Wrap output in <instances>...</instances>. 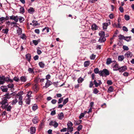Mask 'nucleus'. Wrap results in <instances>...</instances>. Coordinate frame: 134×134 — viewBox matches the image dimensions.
I'll return each mask as SVG.
<instances>
[{"mask_svg":"<svg viewBox=\"0 0 134 134\" xmlns=\"http://www.w3.org/2000/svg\"><path fill=\"white\" fill-rule=\"evenodd\" d=\"M109 71L106 69H103L102 71H100L99 75L100 76L106 77L109 75Z\"/></svg>","mask_w":134,"mask_h":134,"instance_id":"obj_1","label":"nucleus"},{"mask_svg":"<svg viewBox=\"0 0 134 134\" xmlns=\"http://www.w3.org/2000/svg\"><path fill=\"white\" fill-rule=\"evenodd\" d=\"M0 104L2 105L1 107L3 109H5L8 105L7 102V100L2 99V101L0 102Z\"/></svg>","mask_w":134,"mask_h":134,"instance_id":"obj_2","label":"nucleus"},{"mask_svg":"<svg viewBox=\"0 0 134 134\" xmlns=\"http://www.w3.org/2000/svg\"><path fill=\"white\" fill-rule=\"evenodd\" d=\"M7 78L4 76H0V85H3L5 81H8Z\"/></svg>","mask_w":134,"mask_h":134,"instance_id":"obj_3","label":"nucleus"},{"mask_svg":"<svg viewBox=\"0 0 134 134\" xmlns=\"http://www.w3.org/2000/svg\"><path fill=\"white\" fill-rule=\"evenodd\" d=\"M49 125L50 126H53L55 128H56L58 126V124L55 121H51L49 122Z\"/></svg>","mask_w":134,"mask_h":134,"instance_id":"obj_4","label":"nucleus"},{"mask_svg":"<svg viewBox=\"0 0 134 134\" xmlns=\"http://www.w3.org/2000/svg\"><path fill=\"white\" fill-rule=\"evenodd\" d=\"M52 82L50 80H47L45 83V86L43 87V88H46L52 84Z\"/></svg>","mask_w":134,"mask_h":134,"instance_id":"obj_5","label":"nucleus"},{"mask_svg":"<svg viewBox=\"0 0 134 134\" xmlns=\"http://www.w3.org/2000/svg\"><path fill=\"white\" fill-rule=\"evenodd\" d=\"M18 16L17 15L15 16L12 15L10 16V19L11 20H14L16 22H17L18 21Z\"/></svg>","mask_w":134,"mask_h":134,"instance_id":"obj_6","label":"nucleus"},{"mask_svg":"<svg viewBox=\"0 0 134 134\" xmlns=\"http://www.w3.org/2000/svg\"><path fill=\"white\" fill-rule=\"evenodd\" d=\"M107 22H108V23H103V29H106L107 28L108 26L110 24V20H108Z\"/></svg>","mask_w":134,"mask_h":134,"instance_id":"obj_7","label":"nucleus"},{"mask_svg":"<svg viewBox=\"0 0 134 134\" xmlns=\"http://www.w3.org/2000/svg\"><path fill=\"white\" fill-rule=\"evenodd\" d=\"M127 69V68L126 66H123L119 68V71L120 72H122Z\"/></svg>","mask_w":134,"mask_h":134,"instance_id":"obj_8","label":"nucleus"},{"mask_svg":"<svg viewBox=\"0 0 134 134\" xmlns=\"http://www.w3.org/2000/svg\"><path fill=\"white\" fill-rule=\"evenodd\" d=\"M132 56V53L130 52H126L125 54V57L127 58H131Z\"/></svg>","mask_w":134,"mask_h":134,"instance_id":"obj_9","label":"nucleus"},{"mask_svg":"<svg viewBox=\"0 0 134 134\" xmlns=\"http://www.w3.org/2000/svg\"><path fill=\"white\" fill-rule=\"evenodd\" d=\"M1 89L3 92H7L8 90V88L6 86H3L1 87Z\"/></svg>","mask_w":134,"mask_h":134,"instance_id":"obj_10","label":"nucleus"},{"mask_svg":"<svg viewBox=\"0 0 134 134\" xmlns=\"http://www.w3.org/2000/svg\"><path fill=\"white\" fill-rule=\"evenodd\" d=\"M98 29V27L95 24H94L91 25V29L93 30H96Z\"/></svg>","mask_w":134,"mask_h":134,"instance_id":"obj_11","label":"nucleus"},{"mask_svg":"<svg viewBox=\"0 0 134 134\" xmlns=\"http://www.w3.org/2000/svg\"><path fill=\"white\" fill-rule=\"evenodd\" d=\"M30 132L31 134L35 133L36 131V129L35 127H31L30 128Z\"/></svg>","mask_w":134,"mask_h":134,"instance_id":"obj_12","label":"nucleus"},{"mask_svg":"<svg viewBox=\"0 0 134 134\" xmlns=\"http://www.w3.org/2000/svg\"><path fill=\"white\" fill-rule=\"evenodd\" d=\"M39 88L38 86L36 85H35L33 87V89L34 91L37 92L39 90Z\"/></svg>","mask_w":134,"mask_h":134,"instance_id":"obj_13","label":"nucleus"},{"mask_svg":"<svg viewBox=\"0 0 134 134\" xmlns=\"http://www.w3.org/2000/svg\"><path fill=\"white\" fill-rule=\"evenodd\" d=\"M25 57L26 59L29 62H30L31 57V54L29 53L27 54L26 55Z\"/></svg>","mask_w":134,"mask_h":134,"instance_id":"obj_14","label":"nucleus"},{"mask_svg":"<svg viewBox=\"0 0 134 134\" xmlns=\"http://www.w3.org/2000/svg\"><path fill=\"white\" fill-rule=\"evenodd\" d=\"M35 11V10L32 7H30L28 10V12L31 14H32Z\"/></svg>","mask_w":134,"mask_h":134,"instance_id":"obj_15","label":"nucleus"},{"mask_svg":"<svg viewBox=\"0 0 134 134\" xmlns=\"http://www.w3.org/2000/svg\"><path fill=\"white\" fill-rule=\"evenodd\" d=\"M106 39L104 37H100L98 40V42L100 43L103 42H104Z\"/></svg>","mask_w":134,"mask_h":134,"instance_id":"obj_16","label":"nucleus"},{"mask_svg":"<svg viewBox=\"0 0 134 134\" xmlns=\"http://www.w3.org/2000/svg\"><path fill=\"white\" fill-rule=\"evenodd\" d=\"M27 78L25 76H22L20 78V80L21 81V82H25L26 81Z\"/></svg>","mask_w":134,"mask_h":134,"instance_id":"obj_17","label":"nucleus"},{"mask_svg":"<svg viewBox=\"0 0 134 134\" xmlns=\"http://www.w3.org/2000/svg\"><path fill=\"white\" fill-rule=\"evenodd\" d=\"M64 117V115L62 113H61L59 114L58 115V118L60 119H62Z\"/></svg>","mask_w":134,"mask_h":134,"instance_id":"obj_18","label":"nucleus"},{"mask_svg":"<svg viewBox=\"0 0 134 134\" xmlns=\"http://www.w3.org/2000/svg\"><path fill=\"white\" fill-rule=\"evenodd\" d=\"M90 64V61H86L84 63V66L85 67H86L88 66Z\"/></svg>","mask_w":134,"mask_h":134,"instance_id":"obj_19","label":"nucleus"},{"mask_svg":"<svg viewBox=\"0 0 134 134\" xmlns=\"http://www.w3.org/2000/svg\"><path fill=\"white\" fill-rule=\"evenodd\" d=\"M99 35L100 37H104L105 32L103 31H100L99 33Z\"/></svg>","mask_w":134,"mask_h":134,"instance_id":"obj_20","label":"nucleus"},{"mask_svg":"<svg viewBox=\"0 0 134 134\" xmlns=\"http://www.w3.org/2000/svg\"><path fill=\"white\" fill-rule=\"evenodd\" d=\"M113 70L114 71H117L119 70V67L118 65L116 64L114 65L113 67Z\"/></svg>","mask_w":134,"mask_h":134,"instance_id":"obj_21","label":"nucleus"},{"mask_svg":"<svg viewBox=\"0 0 134 134\" xmlns=\"http://www.w3.org/2000/svg\"><path fill=\"white\" fill-rule=\"evenodd\" d=\"M40 39H38L37 40H33L32 41L33 43L35 46L37 45L38 43L40 42Z\"/></svg>","mask_w":134,"mask_h":134,"instance_id":"obj_22","label":"nucleus"},{"mask_svg":"<svg viewBox=\"0 0 134 134\" xmlns=\"http://www.w3.org/2000/svg\"><path fill=\"white\" fill-rule=\"evenodd\" d=\"M125 58L123 55H120L118 57V60L119 61H122Z\"/></svg>","mask_w":134,"mask_h":134,"instance_id":"obj_23","label":"nucleus"},{"mask_svg":"<svg viewBox=\"0 0 134 134\" xmlns=\"http://www.w3.org/2000/svg\"><path fill=\"white\" fill-rule=\"evenodd\" d=\"M28 71L30 74H33L34 73V69L29 68L28 69Z\"/></svg>","mask_w":134,"mask_h":134,"instance_id":"obj_24","label":"nucleus"},{"mask_svg":"<svg viewBox=\"0 0 134 134\" xmlns=\"http://www.w3.org/2000/svg\"><path fill=\"white\" fill-rule=\"evenodd\" d=\"M124 40L127 42H129L131 40V37L130 36H127L125 37Z\"/></svg>","mask_w":134,"mask_h":134,"instance_id":"obj_25","label":"nucleus"},{"mask_svg":"<svg viewBox=\"0 0 134 134\" xmlns=\"http://www.w3.org/2000/svg\"><path fill=\"white\" fill-rule=\"evenodd\" d=\"M18 102V100L16 99H15L12 101L10 102V104L12 105H15L16 103Z\"/></svg>","mask_w":134,"mask_h":134,"instance_id":"obj_26","label":"nucleus"},{"mask_svg":"<svg viewBox=\"0 0 134 134\" xmlns=\"http://www.w3.org/2000/svg\"><path fill=\"white\" fill-rule=\"evenodd\" d=\"M112 62L111 59V58H108L107 59L106 63L107 65H109Z\"/></svg>","mask_w":134,"mask_h":134,"instance_id":"obj_27","label":"nucleus"},{"mask_svg":"<svg viewBox=\"0 0 134 134\" xmlns=\"http://www.w3.org/2000/svg\"><path fill=\"white\" fill-rule=\"evenodd\" d=\"M38 108L37 105L36 104H34L32 106V109L33 110L35 111Z\"/></svg>","mask_w":134,"mask_h":134,"instance_id":"obj_28","label":"nucleus"},{"mask_svg":"<svg viewBox=\"0 0 134 134\" xmlns=\"http://www.w3.org/2000/svg\"><path fill=\"white\" fill-rule=\"evenodd\" d=\"M32 121L33 123L35 124H36L38 123V121L37 120V118L36 117H34L32 120Z\"/></svg>","mask_w":134,"mask_h":134,"instance_id":"obj_29","label":"nucleus"},{"mask_svg":"<svg viewBox=\"0 0 134 134\" xmlns=\"http://www.w3.org/2000/svg\"><path fill=\"white\" fill-rule=\"evenodd\" d=\"M30 101L31 99L30 98H28L27 97V98H26V100L25 101V102L26 104H30Z\"/></svg>","mask_w":134,"mask_h":134,"instance_id":"obj_30","label":"nucleus"},{"mask_svg":"<svg viewBox=\"0 0 134 134\" xmlns=\"http://www.w3.org/2000/svg\"><path fill=\"white\" fill-rule=\"evenodd\" d=\"M38 64L40 66L41 68H43L45 66L44 63L42 62H40L38 63Z\"/></svg>","mask_w":134,"mask_h":134,"instance_id":"obj_31","label":"nucleus"},{"mask_svg":"<svg viewBox=\"0 0 134 134\" xmlns=\"http://www.w3.org/2000/svg\"><path fill=\"white\" fill-rule=\"evenodd\" d=\"M84 80V79L81 77H80L77 80L78 82L79 83H82Z\"/></svg>","mask_w":134,"mask_h":134,"instance_id":"obj_32","label":"nucleus"},{"mask_svg":"<svg viewBox=\"0 0 134 134\" xmlns=\"http://www.w3.org/2000/svg\"><path fill=\"white\" fill-rule=\"evenodd\" d=\"M114 89L112 86H110L109 87L108 90V92L109 93H110L113 92V91Z\"/></svg>","mask_w":134,"mask_h":134,"instance_id":"obj_33","label":"nucleus"},{"mask_svg":"<svg viewBox=\"0 0 134 134\" xmlns=\"http://www.w3.org/2000/svg\"><path fill=\"white\" fill-rule=\"evenodd\" d=\"M10 98V96L9 94H7L2 99H6L7 100V99H9Z\"/></svg>","mask_w":134,"mask_h":134,"instance_id":"obj_34","label":"nucleus"},{"mask_svg":"<svg viewBox=\"0 0 134 134\" xmlns=\"http://www.w3.org/2000/svg\"><path fill=\"white\" fill-rule=\"evenodd\" d=\"M124 18L127 21L129 20L130 19V16L127 14H126L124 15Z\"/></svg>","mask_w":134,"mask_h":134,"instance_id":"obj_35","label":"nucleus"},{"mask_svg":"<svg viewBox=\"0 0 134 134\" xmlns=\"http://www.w3.org/2000/svg\"><path fill=\"white\" fill-rule=\"evenodd\" d=\"M18 19H19V21L21 23L23 22L25 20L24 18L22 16H19V18Z\"/></svg>","mask_w":134,"mask_h":134,"instance_id":"obj_36","label":"nucleus"},{"mask_svg":"<svg viewBox=\"0 0 134 134\" xmlns=\"http://www.w3.org/2000/svg\"><path fill=\"white\" fill-rule=\"evenodd\" d=\"M94 71L95 73L96 74L98 73L99 74L100 71H99V69L98 68H97L94 69Z\"/></svg>","mask_w":134,"mask_h":134,"instance_id":"obj_37","label":"nucleus"},{"mask_svg":"<svg viewBox=\"0 0 134 134\" xmlns=\"http://www.w3.org/2000/svg\"><path fill=\"white\" fill-rule=\"evenodd\" d=\"M68 127H72V126L73 125L72 123L70 121H69L67 124Z\"/></svg>","mask_w":134,"mask_h":134,"instance_id":"obj_38","label":"nucleus"},{"mask_svg":"<svg viewBox=\"0 0 134 134\" xmlns=\"http://www.w3.org/2000/svg\"><path fill=\"white\" fill-rule=\"evenodd\" d=\"M32 93V92L31 91H29L27 93L26 95V96L28 98H30L31 97V94Z\"/></svg>","mask_w":134,"mask_h":134,"instance_id":"obj_39","label":"nucleus"},{"mask_svg":"<svg viewBox=\"0 0 134 134\" xmlns=\"http://www.w3.org/2000/svg\"><path fill=\"white\" fill-rule=\"evenodd\" d=\"M32 22L33 23L32 25L34 26H35L37 25V22L36 21L33 20Z\"/></svg>","mask_w":134,"mask_h":134,"instance_id":"obj_40","label":"nucleus"},{"mask_svg":"<svg viewBox=\"0 0 134 134\" xmlns=\"http://www.w3.org/2000/svg\"><path fill=\"white\" fill-rule=\"evenodd\" d=\"M122 48L124 51H128L129 50L128 47L127 46L125 45H123Z\"/></svg>","mask_w":134,"mask_h":134,"instance_id":"obj_41","label":"nucleus"},{"mask_svg":"<svg viewBox=\"0 0 134 134\" xmlns=\"http://www.w3.org/2000/svg\"><path fill=\"white\" fill-rule=\"evenodd\" d=\"M20 11L21 13H24L25 12V10L24 8L23 7H20Z\"/></svg>","mask_w":134,"mask_h":134,"instance_id":"obj_42","label":"nucleus"},{"mask_svg":"<svg viewBox=\"0 0 134 134\" xmlns=\"http://www.w3.org/2000/svg\"><path fill=\"white\" fill-rule=\"evenodd\" d=\"M17 32L19 35H20L21 34L22 32L21 28H19L17 30Z\"/></svg>","mask_w":134,"mask_h":134,"instance_id":"obj_43","label":"nucleus"},{"mask_svg":"<svg viewBox=\"0 0 134 134\" xmlns=\"http://www.w3.org/2000/svg\"><path fill=\"white\" fill-rule=\"evenodd\" d=\"M119 39L120 40H122V39H124L125 36L123 35H119Z\"/></svg>","mask_w":134,"mask_h":134,"instance_id":"obj_44","label":"nucleus"},{"mask_svg":"<svg viewBox=\"0 0 134 134\" xmlns=\"http://www.w3.org/2000/svg\"><path fill=\"white\" fill-rule=\"evenodd\" d=\"M7 111H11V110L12 109V107L10 105L8 106V107H7V108H5Z\"/></svg>","mask_w":134,"mask_h":134,"instance_id":"obj_45","label":"nucleus"},{"mask_svg":"<svg viewBox=\"0 0 134 134\" xmlns=\"http://www.w3.org/2000/svg\"><path fill=\"white\" fill-rule=\"evenodd\" d=\"M73 128L72 127H68V131L69 132H71L73 131Z\"/></svg>","mask_w":134,"mask_h":134,"instance_id":"obj_46","label":"nucleus"},{"mask_svg":"<svg viewBox=\"0 0 134 134\" xmlns=\"http://www.w3.org/2000/svg\"><path fill=\"white\" fill-rule=\"evenodd\" d=\"M99 92V91L98 90L97 88H95L94 89L93 93L94 94H97Z\"/></svg>","mask_w":134,"mask_h":134,"instance_id":"obj_47","label":"nucleus"},{"mask_svg":"<svg viewBox=\"0 0 134 134\" xmlns=\"http://www.w3.org/2000/svg\"><path fill=\"white\" fill-rule=\"evenodd\" d=\"M9 30L8 29H3L2 30V31L5 34H7L8 31Z\"/></svg>","mask_w":134,"mask_h":134,"instance_id":"obj_48","label":"nucleus"},{"mask_svg":"<svg viewBox=\"0 0 134 134\" xmlns=\"http://www.w3.org/2000/svg\"><path fill=\"white\" fill-rule=\"evenodd\" d=\"M46 30V31L45 32H49V29L48 27H45L44 29H43L42 31H45Z\"/></svg>","mask_w":134,"mask_h":134,"instance_id":"obj_49","label":"nucleus"},{"mask_svg":"<svg viewBox=\"0 0 134 134\" xmlns=\"http://www.w3.org/2000/svg\"><path fill=\"white\" fill-rule=\"evenodd\" d=\"M68 101V98H67L65 99L64 101L63 104V105H65Z\"/></svg>","mask_w":134,"mask_h":134,"instance_id":"obj_50","label":"nucleus"},{"mask_svg":"<svg viewBox=\"0 0 134 134\" xmlns=\"http://www.w3.org/2000/svg\"><path fill=\"white\" fill-rule=\"evenodd\" d=\"M26 36H25V35L24 34H22L21 35V38L23 40H25L26 38Z\"/></svg>","mask_w":134,"mask_h":134,"instance_id":"obj_51","label":"nucleus"},{"mask_svg":"<svg viewBox=\"0 0 134 134\" xmlns=\"http://www.w3.org/2000/svg\"><path fill=\"white\" fill-rule=\"evenodd\" d=\"M6 18L4 17H0V21L3 23L4 21L6 20Z\"/></svg>","mask_w":134,"mask_h":134,"instance_id":"obj_52","label":"nucleus"},{"mask_svg":"<svg viewBox=\"0 0 134 134\" xmlns=\"http://www.w3.org/2000/svg\"><path fill=\"white\" fill-rule=\"evenodd\" d=\"M8 87L9 88H12L14 87V85L12 83L9 84L8 85Z\"/></svg>","mask_w":134,"mask_h":134,"instance_id":"obj_53","label":"nucleus"},{"mask_svg":"<svg viewBox=\"0 0 134 134\" xmlns=\"http://www.w3.org/2000/svg\"><path fill=\"white\" fill-rule=\"evenodd\" d=\"M63 97L62 98H59L58 100V104H59L60 103H61L62 101H63Z\"/></svg>","mask_w":134,"mask_h":134,"instance_id":"obj_54","label":"nucleus"},{"mask_svg":"<svg viewBox=\"0 0 134 134\" xmlns=\"http://www.w3.org/2000/svg\"><path fill=\"white\" fill-rule=\"evenodd\" d=\"M45 79H40V82L41 83V86H43V83Z\"/></svg>","mask_w":134,"mask_h":134,"instance_id":"obj_55","label":"nucleus"},{"mask_svg":"<svg viewBox=\"0 0 134 134\" xmlns=\"http://www.w3.org/2000/svg\"><path fill=\"white\" fill-rule=\"evenodd\" d=\"M96 57V55H94L93 54H92L90 56V58L92 60H94Z\"/></svg>","mask_w":134,"mask_h":134,"instance_id":"obj_56","label":"nucleus"},{"mask_svg":"<svg viewBox=\"0 0 134 134\" xmlns=\"http://www.w3.org/2000/svg\"><path fill=\"white\" fill-rule=\"evenodd\" d=\"M82 126L81 125H80L77 127V130L78 131H80L82 129Z\"/></svg>","mask_w":134,"mask_h":134,"instance_id":"obj_57","label":"nucleus"},{"mask_svg":"<svg viewBox=\"0 0 134 134\" xmlns=\"http://www.w3.org/2000/svg\"><path fill=\"white\" fill-rule=\"evenodd\" d=\"M107 83L109 85H111L113 83V82L111 80H108L107 81Z\"/></svg>","mask_w":134,"mask_h":134,"instance_id":"obj_58","label":"nucleus"},{"mask_svg":"<svg viewBox=\"0 0 134 134\" xmlns=\"http://www.w3.org/2000/svg\"><path fill=\"white\" fill-rule=\"evenodd\" d=\"M94 85H95V86L96 87H97L99 86V85H98V83L97 82V81H96V80H94Z\"/></svg>","mask_w":134,"mask_h":134,"instance_id":"obj_59","label":"nucleus"},{"mask_svg":"<svg viewBox=\"0 0 134 134\" xmlns=\"http://www.w3.org/2000/svg\"><path fill=\"white\" fill-rule=\"evenodd\" d=\"M119 10L121 13H123L124 11V8L123 7L121 6L119 8Z\"/></svg>","mask_w":134,"mask_h":134,"instance_id":"obj_60","label":"nucleus"},{"mask_svg":"<svg viewBox=\"0 0 134 134\" xmlns=\"http://www.w3.org/2000/svg\"><path fill=\"white\" fill-rule=\"evenodd\" d=\"M123 30L124 31H125L126 32H127L128 31L127 28L125 26H123L122 27Z\"/></svg>","mask_w":134,"mask_h":134,"instance_id":"obj_61","label":"nucleus"},{"mask_svg":"<svg viewBox=\"0 0 134 134\" xmlns=\"http://www.w3.org/2000/svg\"><path fill=\"white\" fill-rule=\"evenodd\" d=\"M14 80L16 82H18L19 80V78L17 77H15L14 78Z\"/></svg>","mask_w":134,"mask_h":134,"instance_id":"obj_62","label":"nucleus"},{"mask_svg":"<svg viewBox=\"0 0 134 134\" xmlns=\"http://www.w3.org/2000/svg\"><path fill=\"white\" fill-rule=\"evenodd\" d=\"M84 114H83V113H81L79 116V118L80 119H81L82 117H83L84 116Z\"/></svg>","mask_w":134,"mask_h":134,"instance_id":"obj_63","label":"nucleus"},{"mask_svg":"<svg viewBox=\"0 0 134 134\" xmlns=\"http://www.w3.org/2000/svg\"><path fill=\"white\" fill-rule=\"evenodd\" d=\"M39 57L38 55H36L34 57V60H36L38 59Z\"/></svg>","mask_w":134,"mask_h":134,"instance_id":"obj_64","label":"nucleus"}]
</instances>
